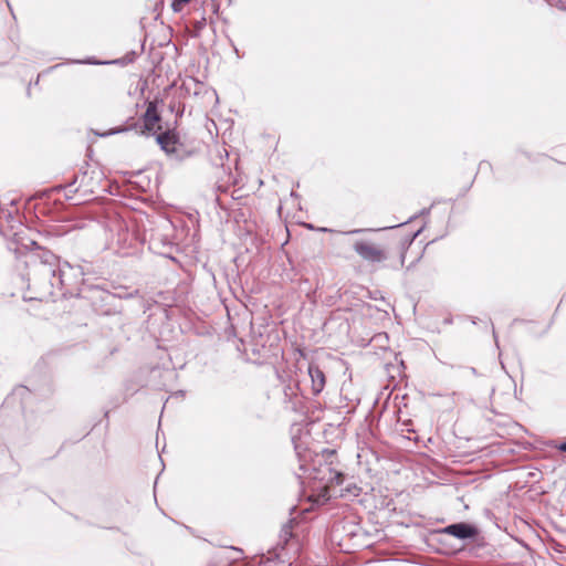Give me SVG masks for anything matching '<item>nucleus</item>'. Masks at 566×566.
Listing matches in <instances>:
<instances>
[{
	"instance_id": "10",
	"label": "nucleus",
	"mask_w": 566,
	"mask_h": 566,
	"mask_svg": "<svg viewBox=\"0 0 566 566\" xmlns=\"http://www.w3.org/2000/svg\"><path fill=\"white\" fill-rule=\"evenodd\" d=\"M559 449L563 451V452H566V441L564 443L560 444Z\"/></svg>"
},
{
	"instance_id": "2",
	"label": "nucleus",
	"mask_w": 566,
	"mask_h": 566,
	"mask_svg": "<svg viewBox=\"0 0 566 566\" xmlns=\"http://www.w3.org/2000/svg\"><path fill=\"white\" fill-rule=\"evenodd\" d=\"M353 249L363 260L369 263H379L387 259L386 250L369 239L356 240Z\"/></svg>"
},
{
	"instance_id": "4",
	"label": "nucleus",
	"mask_w": 566,
	"mask_h": 566,
	"mask_svg": "<svg viewBox=\"0 0 566 566\" xmlns=\"http://www.w3.org/2000/svg\"><path fill=\"white\" fill-rule=\"evenodd\" d=\"M443 533L452 535L460 539L471 538L476 535V528L467 523H457L447 526Z\"/></svg>"
},
{
	"instance_id": "5",
	"label": "nucleus",
	"mask_w": 566,
	"mask_h": 566,
	"mask_svg": "<svg viewBox=\"0 0 566 566\" xmlns=\"http://www.w3.org/2000/svg\"><path fill=\"white\" fill-rule=\"evenodd\" d=\"M308 375L311 377L312 382V392L314 395L321 394L326 384L325 374L317 365L310 364Z\"/></svg>"
},
{
	"instance_id": "3",
	"label": "nucleus",
	"mask_w": 566,
	"mask_h": 566,
	"mask_svg": "<svg viewBox=\"0 0 566 566\" xmlns=\"http://www.w3.org/2000/svg\"><path fill=\"white\" fill-rule=\"evenodd\" d=\"M160 120L161 118L157 109V103L155 101L149 102L147 104L146 112L143 115V133L155 135L161 132L163 127L160 125Z\"/></svg>"
},
{
	"instance_id": "9",
	"label": "nucleus",
	"mask_w": 566,
	"mask_h": 566,
	"mask_svg": "<svg viewBox=\"0 0 566 566\" xmlns=\"http://www.w3.org/2000/svg\"><path fill=\"white\" fill-rule=\"evenodd\" d=\"M311 501H313L314 503L316 504H323L325 503L327 500H328V495H327V489L325 488L323 493L319 494L317 497L315 499H312V496L310 497Z\"/></svg>"
},
{
	"instance_id": "6",
	"label": "nucleus",
	"mask_w": 566,
	"mask_h": 566,
	"mask_svg": "<svg viewBox=\"0 0 566 566\" xmlns=\"http://www.w3.org/2000/svg\"><path fill=\"white\" fill-rule=\"evenodd\" d=\"M156 139L161 149L166 153H174L176 150L178 137L174 130H167L164 133L159 132Z\"/></svg>"
},
{
	"instance_id": "8",
	"label": "nucleus",
	"mask_w": 566,
	"mask_h": 566,
	"mask_svg": "<svg viewBox=\"0 0 566 566\" xmlns=\"http://www.w3.org/2000/svg\"><path fill=\"white\" fill-rule=\"evenodd\" d=\"M191 0H172L171 8L175 12H180L185 4L189 3Z\"/></svg>"
},
{
	"instance_id": "1",
	"label": "nucleus",
	"mask_w": 566,
	"mask_h": 566,
	"mask_svg": "<svg viewBox=\"0 0 566 566\" xmlns=\"http://www.w3.org/2000/svg\"><path fill=\"white\" fill-rule=\"evenodd\" d=\"M28 263L44 276L54 277L57 273L59 258L49 250L36 248L28 255Z\"/></svg>"
},
{
	"instance_id": "11",
	"label": "nucleus",
	"mask_w": 566,
	"mask_h": 566,
	"mask_svg": "<svg viewBox=\"0 0 566 566\" xmlns=\"http://www.w3.org/2000/svg\"><path fill=\"white\" fill-rule=\"evenodd\" d=\"M363 230L360 229H355V230H352L349 232H347L348 234H353V233H358V232H361Z\"/></svg>"
},
{
	"instance_id": "7",
	"label": "nucleus",
	"mask_w": 566,
	"mask_h": 566,
	"mask_svg": "<svg viewBox=\"0 0 566 566\" xmlns=\"http://www.w3.org/2000/svg\"><path fill=\"white\" fill-rule=\"evenodd\" d=\"M241 555V551L240 549H237L234 547H231L229 549H226L221 553L220 555V560L221 562H226V563H230V562H233V560H237Z\"/></svg>"
}]
</instances>
